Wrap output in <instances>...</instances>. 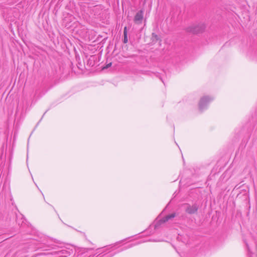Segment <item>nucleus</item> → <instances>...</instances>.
Instances as JSON below:
<instances>
[{"mask_svg": "<svg viewBox=\"0 0 257 257\" xmlns=\"http://www.w3.org/2000/svg\"><path fill=\"white\" fill-rule=\"evenodd\" d=\"M205 28L206 26L204 24L200 23L198 24H193L187 27L185 30L188 33L193 34H198L203 33Z\"/></svg>", "mask_w": 257, "mask_h": 257, "instance_id": "nucleus-1", "label": "nucleus"}, {"mask_svg": "<svg viewBox=\"0 0 257 257\" xmlns=\"http://www.w3.org/2000/svg\"><path fill=\"white\" fill-rule=\"evenodd\" d=\"M212 99V98L208 96L202 97L199 103V108L200 110L202 111L206 107L208 103Z\"/></svg>", "mask_w": 257, "mask_h": 257, "instance_id": "nucleus-2", "label": "nucleus"}, {"mask_svg": "<svg viewBox=\"0 0 257 257\" xmlns=\"http://www.w3.org/2000/svg\"><path fill=\"white\" fill-rule=\"evenodd\" d=\"M198 208L199 205L196 203H194L192 205L187 204L185 211L189 214H193L197 212Z\"/></svg>", "mask_w": 257, "mask_h": 257, "instance_id": "nucleus-3", "label": "nucleus"}, {"mask_svg": "<svg viewBox=\"0 0 257 257\" xmlns=\"http://www.w3.org/2000/svg\"><path fill=\"white\" fill-rule=\"evenodd\" d=\"M143 14L144 11L142 10H140L137 13L134 19V21L136 24L140 25L142 23L144 18Z\"/></svg>", "mask_w": 257, "mask_h": 257, "instance_id": "nucleus-4", "label": "nucleus"}, {"mask_svg": "<svg viewBox=\"0 0 257 257\" xmlns=\"http://www.w3.org/2000/svg\"><path fill=\"white\" fill-rule=\"evenodd\" d=\"M176 216V213H173L171 214H169L167 216H166L165 217L162 218L160 219L155 225V227H157V226L160 225L161 224L164 223L170 219H171L173 218H174Z\"/></svg>", "mask_w": 257, "mask_h": 257, "instance_id": "nucleus-5", "label": "nucleus"}, {"mask_svg": "<svg viewBox=\"0 0 257 257\" xmlns=\"http://www.w3.org/2000/svg\"><path fill=\"white\" fill-rule=\"evenodd\" d=\"M151 40L154 43H156L158 41H161L160 37L154 33L152 34Z\"/></svg>", "mask_w": 257, "mask_h": 257, "instance_id": "nucleus-6", "label": "nucleus"}, {"mask_svg": "<svg viewBox=\"0 0 257 257\" xmlns=\"http://www.w3.org/2000/svg\"><path fill=\"white\" fill-rule=\"evenodd\" d=\"M123 42L124 43H126L127 42H128V39H127V27H125L124 28V30H123Z\"/></svg>", "mask_w": 257, "mask_h": 257, "instance_id": "nucleus-7", "label": "nucleus"}, {"mask_svg": "<svg viewBox=\"0 0 257 257\" xmlns=\"http://www.w3.org/2000/svg\"><path fill=\"white\" fill-rule=\"evenodd\" d=\"M111 65H112V63L110 62V63L107 64L105 66H104L102 68V69H107L108 68L110 67L111 66Z\"/></svg>", "mask_w": 257, "mask_h": 257, "instance_id": "nucleus-8", "label": "nucleus"}, {"mask_svg": "<svg viewBox=\"0 0 257 257\" xmlns=\"http://www.w3.org/2000/svg\"><path fill=\"white\" fill-rule=\"evenodd\" d=\"M88 64H89L90 65H91V66H93V64H92V62H91V60H90V59H89L88 60Z\"/></svg>", "mask_w": 257, "mask_h": 257, "instance_id": "nucleus-9", "label": "nucleus"}]
</instances>
